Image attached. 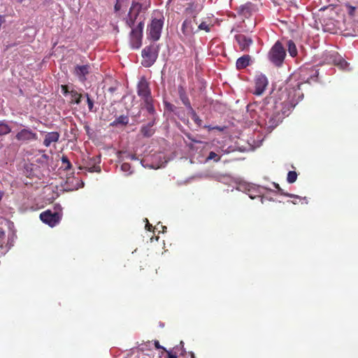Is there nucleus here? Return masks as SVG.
I'll use <instances>...</instances> for the list:
<instances>
[{
	"instance_id": "f257e3e1",
	"label": "nucleus",
	"mask_w": 358,
	"mask_h": 358,
	"mask_svg": "<svg viewBox=\"0 0 358 358\" xmlns=\"http://www.w3.org/2000/svg\"><path fill=\"white\" fill-rule=\"evenodd\" d=\"M137 94L143 101V108L150 115H154L156 113L154 106L155 100L152 96L149 83L145 77H142L138 83Z\"/></svg>"
},
{
	"instance_id": "f03ea898",
	"label": "nucleus",
	"mask_w": 358,
	"mask_h": 358,
	"mask_svg": "<svg viewBox=\"0 0 358 358\" xmlns=\"http://www.w3.org/2000/svg\"><path fill=\"white\" fill-rule=\"evenodd\" d=\"M286 57V50L282 44L276 41L268 53L269 61L276 66H280Z\"/></svg>"
},
{
	"instance_id": "7ed1b4c3",
	"label": "nucleus",
	"mask_w": 358,
	"mask_h": 358,
	"mask_svg": "<svg viewBox=\"0 0 358 358\" xmlns=\"http://www.w3.org/2000/svg\"><path fill=\"white\" fill-rule=\"evenodd\" d=\"M158 46L154 44L146 46L142 51V57L143 58L142 64L145 67L151 66L158 57Z\"/></svg>"
},
{
	"instance_id": "20e7f679",
	"label": "nucleus",
	"mask_w": 358,
	"mask_h": 358,
	"mask_svg": "<svg viewBox=\"0 0 358 358\" xmlns=\"http://www.w3.org/2000/svg\"><path fill=\"white\" fill-rule=\"evenodd\" d=\"M196 18L189 17L185 20L182 24L181 31L183 34L182 40H189L197 31Z\"/></svg>"
},
{
	"instance_id": "39448f33",
	"label": "nucleus",
	"mask_w": 358,
	"mask_h": 358,
	"mask_svg": "<svg viewBox=\"0 0 358 358\" xmlns=\"http://www.w3.org/2000/svg\"><path fill=\"white\" fill-rule=\"evenodd\" d=\"M164 24V18L152 19L150 26L148 27L149 30V38L154 41H158L161 36L162 29Z\"/></svg>"
},
{
	"instance_id": "423d86ee",
	"label": "nucleus",
	"mask_w": 358,
	"mask_h": 358,
	"mask_svg": "<svg viewBox=\"0 0 358 358\" xmlns=\"http://www.w3.org/2000/svg\"><path fill=\"white\" fill-rule=\"evenodd\" d=\"M143 23L139 22L138 26L132 29L130 36L131 46L134 49H138L142 45Z\"/></svg>"
},
{
	"instance_id": "0eeeda50",
	"label": "nucleus",
	"mask_w": 358,
	"mask_h": 358,
	"mask_svg": "<svg viewBox=\"0 0 358 358\" xmlns=\"http://www.w3.org/2000/svg\"><path fill=\"white\" fill-rule=\"evenodd\" d=\"M41 221L50 227H55L60 220L59 213L55 212L52 213L51 210H47L40 214Z\"/></svg>"
},
{
	"instance_id": "6e6552de",
	"label": "nucleus",
	"mask_w": 358,
	"mask_h": 358,
	"mask_svg": "<svg viewBox=\"0 0 358 358\" xmlns=\"http://www.w3.org/2000/svg\"><path fill=\"white\" fill-rule=\"evenodd\" d=\"M268 81L265 75L260 73L257 75L255 79V89L254 94L255 95H261L265 91Z\"/></svg>"
},
{
	"instance_id": "1a4fd4ad",
	"label": "nucleus",
	"mask_w": 358,
	"mask_h": 358,
	"mask_svg": "<svg viewBox=\"0 0 358 358\" xmlns=\"http://www.w3.org/2000/svg\"><path fill=\"white\" fill-rule=\"evenodd\" d=\"M284 118L283 113H281L279 110L274 111L272 114L266 113V124L271 129L275 128Z\"/></svg>"
},
{
	"instance_id": "9d476101",
	"label": "nucleus",
	"mask_w": 358,
	"mask_h": 358,
	"mask_svg": "<svg viewBox=\"0 0 358 358\" xmlns=\"http://www.w3.org/2000/svg\"><path fill=\"white\" fill-rule=\"evenodd\" d=\"M91 72V66L90 64L77 65L74 69V74L81 83H85L87 80V76Z\"/></svg>"
},
{
	"instance_id": "9b49d317",
	"label": "nucleus",
	"mask_w": 358,
	"mask_h": 358,
	"mask_svg": "<svg viewBox=\"0 0 358 358\" xmlns=\"http://www.w3.org/2000/svg\"><path fill=\"white\" fill-rule=\"evenodd\" d=\"M235 40L238 44L239 49L241 51L245 52H248L249 50L250 46L253 43L251 38L242 34H236L235 36Z\"/></svg>"
},
{
	"instance_id": "f8f14e48",
	"label": "nucleus",
	"mask_w": 358,
	"mask_h": 358,
	"mask_svg": "<svg viewBox=\"0 0 358 358\" xmlns=\"http://www.w3.org/2000/svg\"><path fill=\"white\" fill-rule=\"evenodd\" d=\"M15 138L19 141L28 142L30 141H35L38 137L37 134L33 132L31 129H23L16 134Z\"/></svg>"
},
{
	"instance_id": "ddd939ff",
	"label": "nucleus",
	"mask_w": 358,
	"mask_h": 358,
	"mask_svg": "<svg viewBox=\"0 0 358 358\" xmlns=\"http://www.w3.org/2000/svg\"><path fill=\"white\" fill-rule=\"evenodd\" d=\"M59 134L57 131L48 133L45 136L43 145L45 147H49L52 143H56L59 141Z\"/></svg>"
},
{
	"instance_id": "4468645a",
	"label": "nucleus",
	"mask_w": 358,
	"mask_h": 358,
	"mask_svg": "<svg viewBox=\"0 0 358 358\" xmlns=\"http://www.w3.org/2000/svg\"><path fill=\"white\" fill-rule=\"evenodd\" d=\"M251 57L249 55H245L239 57L236 63V69L238 70L243 69L250 65Z\"/></svg>"
},
{
	"instance_id": "2eb2a0df",
	"label": "nucleus",
	"mask_w": 358,
	"mask_h": 358,
	"mask_svg": "<svg viewBox=\"0 0 358 358\" xmlns=\"http://www.w3.org/2000/svg\"><path fill=\"white\" fill-rule=\"evenodd\" d=\"M70 100L69 103L71 104H77L79 105L81 103V99L84 97V94L78 92L75 90H71L70 91Z\"/></svg>"
},
{
	"instance_id": "dca6fc26",
	"label": "nucleus",
	"mask_w": 358,
	"mask_h": 358,
	"mask_svg": "<svg viewBox=\"0 0 358 358\" xmlns=\"http://www.w3.org/2000/svg\"><path fill=\"white\" fill-rule=\"evenodd\" d=\"M142 8V6L139 3H132L131 6L129 9L128 16H133L134 18H137Z\"/></svg>"
},
{
	"instance_id": "f3484780",
	"label": "nucleus",
	"mask_w": 358,
	"mask_h": 358,
	"mask_svg": "<svg viewBox=\"0 0 358 358\" xmlns=\"http://www.w3.org/2000/svg\"><path fill=\"white\" fill-rule=\"evenodd\" d=\"M155 129L148 127L147 124L143 125L141 128V134L146 138L152 136L155 134Z\"/></svg>"
},
{
	"instance_id": "a211bd4d",
	"label": "nucleus",
	"mask_w": 358,
	"mask_h": 358,
	"mask_svg": "<svg viewBox=\"0 0 358 358\" xmlns=\"http://www.w3.org/2000/svg\"><path fill=\"white\" fill-rule=\"evenodd\" d=\"M185 13L189 15L190 17H196L197 13L195 10V5L194 3H189L185 9Z\"/></svg>"
},
{
	"instance_id": "6ab92c4d",
	"label": "nucleus",
	"mask_w": 358,
	"mask_h": 358,
	"mask_svg": "<svg viewBox=\"0 0 358 358\" xmlns=\"http://www.w3.org/2000/svg\"><path fill=\"white\" fill-rule=\"evenodd\" d=\"M287 45V50H288V52H289V55L292 56V57L296 56L298 52H297V49H296V45L294 43V41H292V40L288 41Z\"/></svg>"
},
{
	"instance_id": "aec40b11",
	"label": "nucleus",
	"mask_w": 358,
	"mask_h": 358,
	"mask_svg": "<svg viewBox=\"0 0 358 358\" xmlns=\"http://www.w3.org/2000/svg\"><path fill=\"white\" fill-rule=\"evenodd\" d=\"M129 122V118L126 115H120L116 118L111 124L112 126H117L118 124L127 125Z\"/></svg>"
},
{
	"instance_id": "412c9836",
	"label": "nucleus",
	"mask_w": 358,
	"mask_h": 358,
	"mask_svg": "<svg viewBox=\"0 0 358 358\" xmlns=\"http://www.w3.org/2000/svg\"><path fill=\"white\" fill-rule=\"evenodd\" d=\"M11 131L10 127L3 121H0V136L9 134Z\"/></svg>"
},
{
	"instance_id": "4be33fe9",
	"label": "nucleus",
	"mask_w": 358,
	"mask_h": 358,
	"mask_svg": "<svg viewBox=\"0 0 358 358\" xmlns=\"http://www.w3.org/2000/svg\"><path fill=\"white\" fill-rule=\"evenodd\" d=\"M61 160L62 164V168L64 169V170L69 171L71 169L72 164L66 155H62Z\"/></svg>"
},
{
	"instance_id": "5701e85b",
	"label": "nucleus",
	"mask_w": 358,
	"mask_h": 358,
	"mask_svg": "<svg viewBox=\"0 0 358 358\" xmlns=\"http://www.w3.org/2000/svg\"><path fill=\"white\" fill-rule=\"evenodd\" d=\"M94 164L91 165L89 164L87 165L85 169L87 170L89 172L93 173V172H101V167L99 164H95V159H93Z\"/></svg>"
},
{
	"instance_id": "b1692460",
	"label": "nucleus",
	"mask_w": 358,
	"mask_h": 358,
	"mask_svg": "<svg viewBox=\"0 0 358 358\" xmlns=\"http://www.w3.org/2000/svg\"><path fill=\"white\" fill-rule=\"evenodd\" d=\"M297 173L294 171H290L287 173V180L289 183H294L297 179Z\"/></svg>"
},
{
	"instance_id": "393cba45",
	"label": "nucleus",
	"mask_w": 358,
	"mask_h": 358,
	"mask_svg": "<svg viewBox=\"0 0 358 358\" xmlns=\"http://www.w3.org/2000/svg\"><path fill=\"white\" fill-rule=\"evenodd\" d=\"M181 101L182 102V103L189 109H190L191 110H192V107L191 106V103H190V101H189V99L188 98V96H187V94H182L181 96V97H180Z\"/></svg>"
},
{
	"instance_id": "a878e982",
	"label": "nucleus",
	"mask_w": 358,
	"mask_h": 358,
	"mask_svg": "<svg viewBox=\"0 0 358 358\" xmlns=\"http://www.w3.org/2000/svg\"><path fill=\"white\" fill-rule=\"evenodd\" d=\"M84 97L86 98L87 103L90 111H93L94 101L90 98L88 93H84Z\"/></svg>"
},
{
	"instance_id": "bb28decb",
	"label": "nucleus",
	"mask_w": 358,
	"mask_h": 358,
	"mask_svg": "<svg viewBox=\"0 0 358 358\" xmlns=\"http://www.w3.org/2000/svg\"><path fill=\"white\" fill-rule=\"evenodd\" d=\"M121 170L123 171V172H125L127 173V175L129 174H131V171H130L131 170V165L129 164V163H123L122 165H121Z\"/></svg>"
},
{
	"instance_id": "cd10ccee",
	"label": "nucleus",
	"mask_w": 358,
	"mask_h": 358,
	"mask_svg": "<svg viewBox=\"0 0 358 358\" xmlns=\"http://www.w3.org/2000/svg\"><path fill=\"white\" fill-rule=\"evenodd\" d=\"M192 120L199 127L201 126L202 120L200 119V117L196 115V113L194 112V110L192 109Z\"/></svg>"
},
{
	"instance_id": "c85d7f7f",
	"label": "nucleus",
	"mask_w": 358,
	"mask_h": 358,
	"mask_svg": "<svg viewBox=\"0 0 358 358\" xmlns=\"http://www.w3.org/2000/svg\"><path fill=\"white\" fill-rule=\"evenodd\" d=\"M213 159L215 162H219L220 160V157L217 155L215 152H210L207 160Z\"/></svg>"
},
{
	"instance_id": "c756f323",
	"label": "nucleus",
	"mask_w": 358,
	"mask_h": 358,
	"mask_svg": "<svg viewBox=\"0 0 358 358\" xmlns=\"http://www.w3.org/2000/svg\"><path fill=\"white\" fill-rule=\"evenodd\" d=\"M210 26L206 22H203L197 27L198 30H205L206 32L210 31Z\"/></svg>"
},
{
	"instance_id": "7c9ffc66",
	"label": "nucleus",
	"mask_w": 358,
	"mask_h": 358,
	"mask_svg": "<svg viewBox=\"0 0 358 358\" xmlns=\"http://www.w3.org/2000/svg\"><path fill=\"white\" fill-rule=\"evenodd\" d=\"M278 192L281 195H285V196L290 197V198L299 199L298 197V196H296V195L284 192L283 189H282L281 188Z\"/></svg>"
},
{
	"instance_id": "2f4dec72",
	"label": "nucleus",
	"mask_w": 358,
	"mask_h": 358,
	"mask_svg": "<svg viewBox=\"0 0 358 358\" xmlns=\"http://www.w3.org/2000/svg\"><path fill=\"white\" fill-rule=\"evenodd\" d=\"M136 18H134L133 16H128V20H127V24L129 27H132L134 24L135 20Z\"/></svg>"
},
{
	"instance_id": "473e14b6",
	"label": "nucleus",
	"mask_w": 358,
	"mask_h": 358,
	"mask_svg": "<svg viewBox=\"0 0 358 358\" xmlns=\"http://www.w3.org/2000/svg\"><path fill=\"white\" fill-rule=\"evenodd\" d=\"M61 88H62V93L64 94V95H66V94H70V91L69 89V87L68 85H62L61 86Z\"/></svg>"
},
{
	"instance_id": "72a5a7b5",
	"label": "nucleus",
	"mask_w": 358,
	"mask_h": 358,
	"mask_svg": "<svg viewBox=\"0 0 358 358\" xmlns=\"http://www.w3.org/2000/svg\"><path fill=\"white\" fill-rule=\"evenodd\" d=\"M155 113L154 115H152V117L151 118L150 121L147 124V125H148V127H151V128H152V127H153V126H154V125H155V120H156V119H155Z\"/></svg>"
},
{
	"instance_id": "f704fd0d",
	"label": "nucleus",
	"mask_w": 358,
	"mask_h": 358,
	"mask_svg": "<svg viewBox=\"0 0 358 358\" xmlns=\"http://www.w3.org/2000/svg\"><path fill=\"white\" fill-rule=\"evenodd\" d=\"M348 8H349V14L350 15H354V12L356 10V8L355 6H348Z\"/></svg>"
},
{
	"instance_id": "c9c22d12",
	"label": "nucleus",
	"mask_w": 358,
	"mask_h": 358,
	"mask_svg": "<svg viewBox=\"0 0 358 358\" xmlns=\"http://www.w3.org/2000/svg\"><path fill=\"white\" fill-rule=\"evenodd\" d=\"M179 96L181 97L182 94H186L185 90L182 87H180L178 89Z\"/></svg>"
},
{
	"instance_id": "e433bc0d",
	"label": "nucleus",
	"mask_w": 358,
	"mask_h": 358,
	"mask_svg": "<svg viewBox=\"0 0 358 358\" xmlns=\"http://www.w3.org/2000/svg\"><path fill=\"white\" fill-rule=\"evenodd\" d=\"M167 355H168L167 358H177V355H176L172 354L170 352H167Z\"/></svg>"
},
{
	"instance_id": "4c0bfd02",
	"label": "nucleus",
	"mask_w": 358,
	"mask_h": 358,
	"mask_svg": "<svg viewBox=\"0 0 358 358\" xmlns=\"http://www.w3.org/2000/svg\"><path fill=\"white\" fill-rule=\"evenodd\" d=\"M224 129H225V127H219V126L213 127V129H215V130H217L220 131H224Z\"/></svg>"
},
{
	"instance_id": "58836bf2",
	"label": "nucleus",
	"mask_w": 358,
	"mask_h": 358,
	"mask_svg": "<svg viewBox=\"0 0 358 358\" xmlns=\"http://www.w3.org/2000/svg\"><path fill=\"white\" fill-rule=\"evenodd\" d=\"M155 345L156 348H157V349L162 348V347L159 345V341H155Z\"/></svg>"
},
{
	"instance_id": "ea45409f",
	"label": "nucleus",
	"mask_w": 358,
	"mask_h": 358,
	"mask_svg": "<svg viewBox=\"0 0 358 358\" xmlns=\"http://www.w3.org/2000/svg\"><path fill=\"white\" fill-rule=\"evenodd\" d=\"M145 227L147 228L148 230L151 231L152 226L151 224H150L149 223H148L146 224Z\"/></svg>"
},
{
	"instance_id": "a19ab883",
	"label": "nucleus",
	"mask_w": 358,
	"mask_h": 358,
	"mask_svg": "<svg viewBox=\"0 0 358 358\" xmlns=\"http://www.w3.org/2000/svg\"><path fill=\"white\" fill-rule=\"evenodd\" d=\"M203 127L208 129V131L213 130V127L209 125H205Z\"/></svg>"
},
{
	"instance_id": "79ce46f5",
	"label": "nucleus",
	"mask_w": 358,
	"mask_h": 358,
	"mask_svg": "<svg viewBox=\"0 0 358 358\" xmlns=\"http://www.w3.org/2000/svg\"><path fill=\"white\" fill-rule=\"evenodd\" d=\"M298 197H299V199H295V198H294V200L292 201L294 204H296V203H298L297 200H299V201H301V199L299 196H298Z\"/></svg>"
},
{
	"instance_id": "37998d69",
	"label": "nucleus",
	"mask_w": 358,
	"mask_h": 358,
	"mask_svg": "<svg viewBox=\"0 0 358 358\" xmlns=\"http://www.w3.org/2000/svg\"><path fill=\"white\" fill-rule=\"evenodd\" d=\"M274 187L278 189V191L280 189V185L277 183H274Z\"/></svg>"
},
{
	"instance_id": "c03bdc74",
	"label": "nucleus",
	"mask_w": 358,
	"mask_h": 358,
	"mask_svg": "<svg viewBox=\"0 0 358 358\" xmlns=\"http://www.w3.org/2000/svg\"><path fill=\"white\" fill-rule=\"evenodd\" d=\"M24 1V0H17V2H19V3H22V2H23Z\"/></svg>"
},
{
	"instance_id": "a18cd8bd",
	"label": "nucleus",
	"mask_w": 358,
	"mask_h": 358,
	"mask_svg": "<svg viewBox=\"0 0 358 358\" xmlns=\"http://www.w3.org/2000/svg\"><path fill=\"white\" fill-rule=\"evenodd\" d=\"M115 8L116 10H118V9H119V8H118V6H117V4H116V5L115 6Z\"/></svg>"
},
{
	"instance_id": "49530a36",
	"label": "nucleus",
	"mask_w": 358,
	"mask_h": 358,
	"mask_svg": "<svg viewBox=\"0 0 358 358\" xmlns=\"http://www.w3.org/2000/svg\"><path fill=\"white\" fill-rule=\"evenodd\" d=\"M163 229H166V227L162 226Z\"/></svg>"
},
{
	"instance_id": "de8ad7c7",
	"label": "nucleus",
	"mask_w": 358,
	"mask_h": 358,
	"mask_svg": "<svg viewBox=\"0 0 358 358\" xmlns=\"http://www.w3.org/2000/svg\"><path fill=\"white\" fill-rule=\"evenodd\" d=\"M343 63H344L345 65H346V64H347L346 62H345V61H343Z\"/></svg>"
},
{
	"instance_id": "09e8293b",
	"label": "nucleus",
	"mask_w": 358,
	"mask_h": 358,
	"mask_svg": "<svg viewBox=\"0 0 358 358\" xmlns=\"http://www.w3.org/2000/svg\"><path fill=\"white\" fill-rule=\"evenodd\" d=\"M192 358H194V357H192Z\"/></svg>"
}]
</instances>
